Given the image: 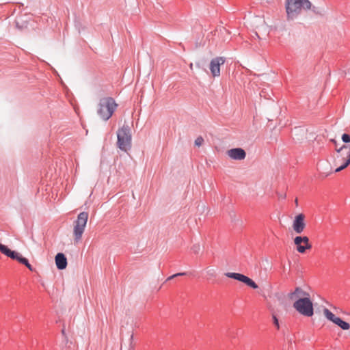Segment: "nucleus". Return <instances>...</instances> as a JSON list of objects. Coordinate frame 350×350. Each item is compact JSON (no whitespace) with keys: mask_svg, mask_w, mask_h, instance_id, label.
<instances>
[{"mask_svg":"<svg viewBox=\"0 0 350 350\" xmlns=\"http://www.w3.org/2000/svg\"><path fill=\"white\" fill-rule=\"evenodd\" d=\"M204 142V139L202 137H198L196 140H195V144L198 146H200L202 145V144Z\"/></svg>","mask_w":350,"mask_h":350,"instance_id":"26","label":"nucleus"},{"mask_svg":"<svg viewBox=\"0 0 350 350\" xmlns=\"http://www.w3.org/2000/svg\"><path fill=\"white\" fill-rule=\"evenodd\" d=\"M288 296L290 299L295 301L298 299L310 297V293L303 290L301 287H296L293 292L288 293Z\"/></svg>","mask_w":350,"mask_h":350,"instance_id":"11","label":"nucleus"},{"mask_svg":"<svg viewBox=\"0 0 350 350\" xmlns=\"http://www.w3.org/2000/svg\"><path fill=\"white\" fill-rule=\"evenodd\" d=\"M187 275V272L177 273H175V274L169 276L166 279V281H170V280H172L173 278H174L176 277H178V276H183V275Z\"/></svg>","mask_w":350,"mask_h":350,"instance_id":"21","label":"nucleus"},{"mask_svg":"<svg viewBox=\"0 0 350 350\" xmlns=\"http://www.w3.org/2000/svg\"><path fill=\"white\" fill-rule=\"evenodd\" d=\"M323 314L325 316V317L329 320L330 321L335 323L336 321L338 319V317H336L334 314H333L327 308H325L323 310Z\"/></svg>","mask_w":350,"mask_h":350,"instance_id":"16","label":"nucleus"},{"mask_svg":"<svg viewBox=\"0 0 350 350\" xmlns=\"http://www.w3.org/2000/svg\"><path fill=\"white\" fill-rule=\"evenodd\" d=\"M29 270H32V267L31 265H30V263L29 262V260L27 261V263L26 265H25Z\"/></svg>","mask_w":350,"mask_h":350,"instance_id":"27","label":"nucleus"},{"mask_svg":"<svg viewBox=\"0 0 350 350\" xmlns=\"http://www.w3.org/2000/svg\"><path fill=\"white\" fill-rule=\"evenodd\" d=\"M118 105L111 97H105L100 99L97 114L104 121L108 120L116 111Z\"/></svg>","mask_w":350,"mask_h":350,"instance_id":"2","label":"nucleus"},{"mask_svg":"<svg viewBox=\"0 0 350 350\" xmlns=\"http://www.w3.org/2000/svg\"><path fill=\"white\" fill-rule=\"evenodd\" d=\"M343 330H348L350 328V324L346 321H344L340 317H338L335 323Z\"/></svg>","mask_w":350,"mask_h":350,"instance_id":"15","label":"nucleus"},{"mask_svg":"<svg viewBox=\"0 0 350 350\" xmlns=\"http://www.w3.org/2000/svg\"><path fill=\"white\" fill-rule=\"evenodd\" d=\"M191 250L192 252L197 254L199 253L200 250V244H194L192 247H191Z\"/></svg>","mask_w":350,"mask_h":350,"instance_id":"23","label":"nucleus"},{"mask_svg":"<svg viewBox=\"0 0 350 350\" xmlns=\"http://www.w3.org/2000/svg\"><path fill=\"white\" fill-rule=\"evenodd\" d=\"M118 147L124 152L131 148V133L129 125L124 124L117 132Z\"/></svg>","mask_w":350,"mask_h":350,"instance_id":"3","label":"nucleus"},{"mask_svg":"<svg viewBox=\"0 0 350 350\" xmlns=\"http://www.w3.org/2000/svg\"><path fill=\"white\" fill-rule=\"evenodd\" d=\"M225 275L228 278L242 282L254 289H256L258 287V285L252 279H250V278L243 274L239 273L228 272L225 273Z\"/></svg>","mask_w":350,"mask_h":350,"instance_id":"7","label":"nucleus"},{"mask_svg":"<svg viewBox=\"0 0 350 350\" xmlns=\"http://www.w3.org/2000/svg\"><path fill=\"white\" fill-rule=\"evenodd\" d=\"M272 319H273V324L276 326L277 329H279L280 325H279V321H278L277 317L273 314L272 316Z\"/></svg>","mask_w":350,"mask_h":350,"instance_id":"25","label":"nucleus"},{"mask_svg":"<svg viewBox=\"0 0 350 350\" xmlns=\"http://www.w3.org/2000/svg\"><path fill=\"white\" fill-rule=\"evenodd\" d=\"M285 7L288 19L293 20L303 10H309L311 3L309 0H286Z\"/></svg>","mask_w":350,"mask_h":350,"instance_id":"1","label":"nucleus"},{"mask_svg":"<svg viewBox=\"0 0 350 350\" xmlns=\"http://www.w3.org/2000/svg\"><path fill=\"white\" fill-rule=\"evenodd\" d=\"M331 141L336 146L337 142L335 139H332Z\"/></svg>","mask_w":350,"mask_h":350,"instance_id":"28","label":"nucleus"},{"mask_svg":"<svg viewBox=\"0 0 350 350\" xmlns=\"http://www.w3.org/2000/svg\"><path fill=\"white\" fill-rule=\"evenodd\" d=\"M305 228V215L302 213L296 215L293 222V230L297 234H301L304 232Z\"/></svg>","mask_w":350,"mask_h":350,"instance_id":"10","label":"nucleus"},{"mask_svg":"<svg viewBox=\"0 0 350 350\" xmlns=\"http://www.w3.org/2000/svg\"><path fill=\"white\" fill-rule=\"evenodd\" d=\"M10 250L5 245L0 243V252L5 254V256L8 255L9 251Z\"/></svg>","mask_w":350,"mask_h":350,"instance_id":"20","label":"nucleus"},{"mask_svg":"<svg viewBox=\"0 0 350 350\" xmlns=\"http://www.w3.org/2000/svg\"><path fill=\"white\" fill-rule=\"evenodd\" d=\"M226 62L225 57H217L211 59L210 63V70L211 75L215 77L220 75V66Z\"/></svg>","mask_w":350,"mask_h":350,"instance_id":"9","label":"nucleus"},{"mask_svg":"<svg viewBox=\"0 0 350 350\" xmlns=\"http://www.w3.org/2000/svg\"><path fill=\"white\" fill-rule=\"evenodd\" d=\"M319 170L320 176L323 178L327 177L333 172L331 165L327 161L321 162L319 163Z\"/></svg>","mask_w":350,"mask_h":350,"instance_id":"13","label":"nucleus"},{"mask_svg":"<svg viewBox=\"0 0 350 350\" xmlns=\"http://www.w3.org/2000/svg\"><path fill=\"white\" fill-rule=\"evenodd\" d=\"M20 254L16 252H14V251H12V250H10L9 251V253H8V255L7 256L11 258L12 259H14V260H17V258H18Z\"/></svg>","mask_w":350,"mask_h":350,"instance_id":"19","label":"nucleus"},{"mask_svg":"<svg viewBox=\"0 0 350 350\" xmlns=\"http://www.w3.org/2000/svg\"><path fill=\"white\" fill-rule=\"evenodd\" d=\"M295 203L297 204V199L295 200Z\"/></svg>","mask_w":350,"mask_h":350,"instance_id":"30","label":"nucleus"},{"mask_svg":"<svg viewBox=\"0 0 350 350\" xmlns=\"http://www.w3.org/2000/svg\"><path fill=\"white\" fill-rule=\"evenodd\" d=\"M17 260L24 265H26L28 261V260L26 258L23 257L21 254L19 255L18 258H17Z\"/></svg>","mask_w":350,"mask_h":350,"instance_id":"24","label":"nucleus"},{"mask_svg":"<svg viewBox=\"0 0 350 350\" xmlns=\"http://www.w3.org/2000/svg\"><path fill=\"white\" fill-rule=\"evenodd\" d=\"M225 275L228 278L242 282L254 289H256L258 287V285L252 279H250V278L243 274L239 273L228 272L225 273Z\"/></svg>","mask_w":350,"mask_h":350,"instance_id":"6","label":"nucleus"},{"mask_svg":"<svg viewBox=\"0 0 350 350\" xmlns=\"http://www.w3.org/2000/svg\"><path fill=\"white\" fill-rule=\"evenodd\" d=\"M88 219V213L87 212H81L78 215L77 220L74 222L73 235L76 243L81 239Z\"/></svg>","mask_w":350,"mask_h":350,"instance_id":"5","label":"nucleus"},{"mask_svg":"<svg viewBox=\"0 0 350 350\" xmlns=\"http://www.w3.org/2000/svg\"><path fill=\"white\" fill-rule=\"evenodd\" d=\"M190 68L192 69L193 68V64H190V66H189Z\"/></svg>","mask_w":350,"mask_h":350,"instance_id":"29","label":"nucleus"},{"mask_svg":"<svg viewBox=\"0 0 350 350\" xmlns=\"http://www.w3.org/2000/svg\"><path fill=\"white\" fill-rule=\"evenodd\" d=\"M336 150L338 152H340L347 150V153H346L347 157L348 159H350V145H343L339 148H336Z\"/></svg>","mask_w":350,"mask_h":350,"instance_id":"17","label":"nucleus"},{"mask_svg":"<svg viewBox=\"0 0 350 350\" xmlns=\"http://www.w3.org/2000/svg\"><path fill=\"white\" fill-rule=\"evenodd\" d=\"M342 141L345 143V144H347V143H349L350 142V135L347 134V133H344L342 134Z\"/></svg>","mask_w":350,"mask_h":350,"instance_id":"22","label":"nucleus"},{"mask_svg":"<svg viewBox=\"0 0 350 350\" xmlns=\"http://www.w3.org/2000/svg\"><path fill=\"white\" fill-rule=\"evenodd\" d=\"M293 308L300 314L310 317L314 314V307L311 297L298 299L293 305Z\"/></svg>","mask_w":350,"mask_h":350,"instance_id":"4","label":"nucleus"},{"mask_svg":"<svg viewBox=\"0 0 350 350\" xmlns=\"http://www.w3.org/2000/svg\"><path fill=\"white\" fill-rule=\"evenodd\" d=\"M294 243L297 246V250L299 253H304L306 250L312 247L311 244L309 243V239L306 236H298L294 239Z\"/></svg>","mask_w":350,"mask_h":350,"instance_id":"8","label":"nucleus"},{"mask_svg":"<svg viewBox=\"0 0 350 350\" xmlns=\"http://www.w3.org/2000/svg\"><path fill=\"white\" fill-rule=\"evenodd\" d=\"M227 154L234 160H243L246 157L245 151L241 148H232L228 150Z\"/></svg>","mask_w":350,"mask_h":350,"instance_id":"12","label":"nucleus"},{"mask_svg":"<svg viewBox=\"0 0 350 350\" xmlns=\"http://www.w3.org/2000/svg\"><path fill=\"white\" fill-rule=\"evenodd\" d=\"M57 268L59 270L64 269L67 266V259L63 253H58L55 258Z\"/></svg>","mask_w":350,"mask_h":350,"instance_id":"14","label":"nucleus"},{"mask_svg":"<svg viewBox=\"0 0 350 350\" xmlns=\"http://www.w3.org/2000/svg\"><path fill=\"white\" fill-rule=\"evenodd\" d=\"M350 164V159L347 158L345 162L335 170V172H338L346 168Z\"/></svg>","mask_w":350,"mask_h":350,"instance_id":"18","label":"nucleus"}]
</instances>
